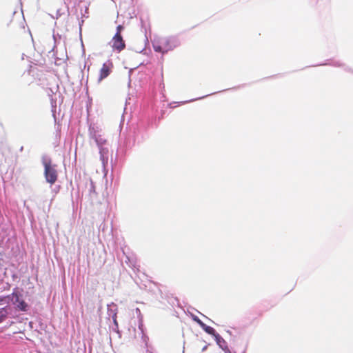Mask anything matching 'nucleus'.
<instances>
[{"mask_svg": "<svg viewBox=\"0 0 353 353\" xmlns=\"http://www.w3.org/2000/svg\"><path fill=\"white\" fill-rule=\"evenodd\" d=\"M43 165L44 166V176L46 181L51 185L54 184L58 178L56 165H52L51 159H46L43 160Z\"/></svg>", "mask_w": 353, "mask_h": 353, "instance_id": "obj_1", "label": "nucleus"}, {"mask_svg": "<svg viewBox=\"0 0 353 353\" xmlns=\"http://www.w3.org/2000/svg\"><path fill=\"white\" fill-rule=\"evenodd\" d=\"M13 304L16 305L17 310L27 311L28 304L21 299V294L19 292L14 291L10 296Z\"/></svg>", "mask_w": 353, "mask_h": 353, "instance_id": "obj_2", "label": "nucleus"}, {"mask_svg": "<svg viewBox=\"0 0 353 353\" xmlns=\"http://www.w3.org/2000/svg\"><path fill=\"white\" fill-rule=\"evenodd\" d=\"M112 68L113 64L112 62L108 61L104 63L99 70V75L97 79V82L100 83L104 79L107 78L112 72Z\"/></svg>", "mask_w": 353, "mask_h": 353, "instance_id": "obj_3", "label": "nucleus"}, {"mask_svg": "<svg viewBox=\"0 0 353 353\" xmlns=\"http://www.w3.org/2000/svg\"><path fill=\"white\" fill-rule=\"evenodd\" d=\"M112 47L117 52L122 51L125 48V43L121 35L115 34L112 39Z\"/></svg>", "mask_w": 353, "mask_h": 353, "instance_id": "obj_4", "label": "nucleus"}, {"mask_svg": "<svg viewBox=\"0 0 353 353\" xmlns=\"http://www.w3.org/2000/svg\"><path fill=\"white\" fill-rule=\"evenodd\" d=\"M201 328L208 334H210V335H212L215 337L217 343H219V339H221V336L219 334H217L215 331V330L210 327V326H208L206 324H203L202 325V327Z\"/></svg>", "mask_w": 353, "mask_h": 353, "instance_id": "obj_5", "label": "nucleus"}, {"mask_svg": "<svg viewBox=\"0 0 353 353\" xmlns=\"http://www.w3.org/2000/svg\"><path fill=\"white\" fill-rule=\"evenodd\" d=\"M161 41L162 43V47H164L165 49H166V52H168L170 50H172L174 48V45L169 39L163 38L161 39Z\"/></svg>", "mask_w": 353, "mask_h": 353, "instance_id": "obj_6", "label": "nucleus"}, {"mask_svg": "<svg viewBox=\"0 0 353 353\" xmlns=\"http://www.w3.org/2000/svg\"><path fill=\"white\" fill-rule=\"evenodd\" d=\"M154 50L157 52H161L162 54L166 53V49L162 47V43L161 39L159 41H155L152 44Z\"/></svg>", "mask_w": 353, "mask_h": 353, "instance_id": "obj_7", "label": "nucleus"}, {"mask_svg": "<svg viewBox=\"0 0 353 353\" xmlns=\"http://www.w3.org/2000/svg\"><path fill=\"white\" fill-rule=\"evenodd\" d=\"M8 312L6 308H3L0 311V323L2 322L7 316Z\"/></svg>", "mask_w": 353, "mask_h": 353, "instance_id": "obj_8", "label": "nucleus"}, {"mask_svg": "<svg viewBox=\"0 0 353 353\" xmlns=\"http://www.w3.org/2000/svg\"><path fill=\"white\" fill-rule=\"evenodd\" d=\"M124 29V27L122 25H119L117 27V32L116 34H119V35H121V32Z\"/></svg>", "mask_w": 353, "mask_h": 353, "instance_id": "obj_9", "label": "nucleus"}, {"mask_svg": "<svg viewBox=\"0 0 353 353\" xmlns=\"http://www.w3.org/2000/svg\"><path fill=\"white\" fill-rule=\"evenodd\" d=\"M194 321H196L201 327H202V325L204 324V323L196 316L194 318Z\"/></svg>", "mask_w": 353, "mask_h": 353, "instance_id": "obj_10", "label": "nucleus"}, {"mask_svg": "<svg viewBox=\"0 0 353 353\" xmlns=\"http://www.w3.org/2000/svg\"><path fill=\"white\" fill-rule=\"evenodd\" d=\"M90 193L95 194V188L94 186L93 182L90 181Z\"/></svg>", "mask_w": 353, "mask_h": 353, "instance_id": "obj_11", "label": "nucleus"}, {"mask_svg": "<svg viewBox=\"0 0 353 353\" xmlns=\"http://www.w3.org/2000/svg\"><path fill=\"white\" fill-rule=\"evenodd\" d=\"M4 261L3 259V254L0 253V268L3 265Z\"/></svg>", "mask_w": 353, "mask_h": 353, "instance_id": "obj_12", "label": "nucleus"}, {"mask_svg": "<svg viewBox=\"0 0 353 353\" xmlns=\"http://www.w3.org/2000/svg\"><path fill=\"white\" fill-rule=\"evenodd\" d=\"M8 299H10V296L3 298H0V302L5 301L6 303H8Z\"/></svg>", "mask_w": 353, "mask_h": 353, "instance_id": "obj_13", "label": "nucleus"}, {"mask_svg": "<svg viewBox=\"0 0 353 353\" xmlns=\"http://www.w3.org/2000/svg\"><path fill=\"white\" fill-rule=\"evenodd\" d=\"M207 346H205L203 348V350H205L206 349Z\"/></svg>", "mask_w": 353, "mask_h": 353, "instance_id": "obj_14", "label": "nucleus"}]
</instances>
